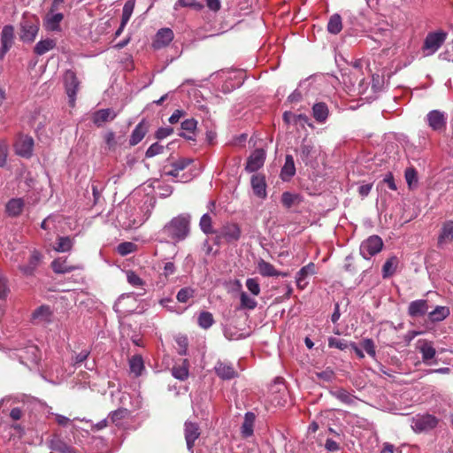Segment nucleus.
<instances>
[{"label":"nucleus","instance_id":"17","mask_svg":"<svg viewBox=\"0 0 453 453\" xmlns=\"http://www.w3.org/2000/svg\"><path fill=\"white\" fill-rule=\"evenodd\" d=\"M174 35L172 29L168 27L159 29L153 40L152 47L155 50H160L166 47L173 40Z\"/></svg>","mask_w":453,"mask_h":453},{"label":"nucleus","instance_id":"49","mask_svg":"<svg viewBox=\"0 0 453 453\" xmlns=\"http://www.w3.org/2000/svg\"><path fill=\"white\" fill-rule=\"evenodd\" d=\"M240 301L242 309L254 310L257 305V302L253 297L249 296L246 292L241 293Z\"/></svg>","mask_w":453,"mask_h":453},{"label":"nucleus","instance_id":"57","mask_svg":"<svg viewBox=\"0 0 453 453\" xmlns=\"http://www.w3.org/2000/svg\"><path fill=\"white\" fill-rule=\"evenodd\" d=\"M328 346L330 348H335L341 350H344L349 347V344L345 340L330 337L328 339Z\"/></svg>","mask_w":453,"mask_h":453},{"label":"nucleus","instance_id":"19","mask_svg":"<svg viewBox=\"0 0 453 453\" xmlns=\"http://www.w3.org/2000/svg\"><path fill=\"white\" fill-rule=\"evenodd\" d=\"M42 260V255L39 251L34 250L26 265L19 266V271L25 276H33Z\"/></svg>","mask_w":453,"mask_h":453},{"label":"nucleus","instance_id":"35","mask_svg":"<svg viewBox=\"0 0 453 453\" xmlns=\"http://www.w3.org/2000/svg\"><path fill=\"white\" fill-rule=\"evenodd\" d=\"M134 300L133 296L131 294H123L121 295L118 300L115 302L113 309L117 313H119L121 315H125L127 313L132 312L131 309H127L125 306V303L127 300Z\"/></svg>","mask_w":453,"mask_h":453},{"label":"nucleus","instance_id":"34","mask_svg":"<svg viewBox=\"0 0 453 453\" xmlns=\"http://www.w3.org/2000/svg\"><path fill=\"white\" fill-rule=\"evenodd\" d=\"M453 240V221L449 220L442 226L441 234L438 238V243L448 242Z\"/></svg>","mask_w":453,"mask_h":453},{"label":"nucleus","instance_id":"1","mask_svg":"<svg viewBox=\"0 0 453 453\" xmlns=\"http://www.w3.org/2000/svg\"><path fill=\"white\" fill-rule=\"evenodd\" d=\"M191 216L188 213H182L173 218L160 230V234L175 242L185 240L190 232Z\"/></svg>","mask_w":453,"mask_h":453},{"label":"nucleus","instance_id":"24","mask_svg":"<svg viewBox=\"0 0 453 453\" xmlns=\"http://www.w3.org/2000/svg\"><path fill=\"white\" fill-rule=\"evenodd\" d=\"M117 113L111 109H101L94 112L93 122L96 126L100 127L107 121L113 120Z\"/></svg>","mask_w":453,"mask_h":453},{"label":"nucleus","instance_id":"39","mask_svg":"<svg viewBox=\"0 0 453 453\" xmlns=\"http://www.w3.org/2000/svg\"><path fill=\"white\" fill-rule=\"evenodd\" d=\"M342 29V17L337 13L332 15L327 23V31L332 35H338Z\"/></svg>","mask_w":453,"mask_h":453},{"label":"nucleus","instance_id":"37","mask_svg":"<svg viewBox=\"0 0 453 453\" xmlns=\"http://www.w3.org/2000/svg\"><path fill=\"white\" fill-rule=\"evenodd\" d=\"M73 238L69 236H59L57 240L54 250L58 252H68L73 246Z\"/></svg>","mask_w":453,"mask_h":453},{"label":"nucleus","instance_id":"28","mask_svg":"<svg viewBox=\"0 0 453 453\" xmlns=\"http://www.w3.org/2000/svg\"><path fill=\"white\" fill-rule=\"evenodd\" d=\"M148 132V125L144 120H142L133 130L129 144L134 146L138 144L145 136Z\"/></svg>","mask_w":453,"mask_h":453},{"label":"nucleus","instance_id":"22","mask_svg":"<svg viewBox=\"0 0 453 453\" xmlns=\"http://www.w3.org/2000/svg\"><path fill=\"white\" fill-rule=\"evenodd\" d=\"M251 187L254 194L259 198H265L266 193V182L265 178L262 174H254L251 177Z\"/></svg>","mask_w":453,"mask_h":453},{"label":"nucleus","instance_id":"12","mask_svg":"<svg viewBox=\"0 0 453 453\" xmlns=\"http://www.w3.org/2000/svg\"><path fill=\"white\" fill-rule=\"evenodd\" d=\"M19 358L20 363L31 368L38 365L41 360L40 350L35 345H29L21 350Z\"/></svg>","mask_w":453,"mask_h":453},{"label":"nucleus","instance_id":"42","mask_svg":"<svg viewBox=\"0 0 453 453\" xmlns=\"http://www.w3.org/2000/svg\"><path fill=\"white\" fill-rule=\"evenodd\" d=\"M332 395L339 401L349 405L353 404L356 399V397L353 395H351L349 391L343 388H339L332 392Z\"/></svg>","mask_w":453,"mask_h":453},{"label":"nucleus","instance_id":"46","mask_svg":"<svg viewBox=\"0 0 453 453\" xmlns=\"http://www.w3.org/2000/svg\"><path fill=\"white\" fill-rule=\"evenodd\" d=\"M197 323L203 329L210 328L214 324V319L210 311H202L197 319Z\"/></svg>","mask_w":453,"mask_h":453},{"label":"nucleus","instance_id":"29","mask_svg":"<svg viewBox=\"0 0 453 453\" xmlns=\"http://www.w3.org/2000/svg\"><path fill=\"white\" fill-rule=\"evenodd\" d=\"M329 115V110L326 103H316L312 106V116L318 123H325Z\"/></svg>","mask_w":453,"mask_h":453},{"label":"nucleus","instance_id":"61","mask_svg":"<svg viewBox=\"0 0 453 453\" xmlns=\"http://www.w3.org/2000/svg\"><path fill=\"white\" fill-rule=\"evenodd\" d=\"M8 157V144L4 141H0V167L6 164Z\"/></svg>","mask_w":453,"mask_h":453},{"label":"nucleus","instance_id":"4","mask_svg":"<svg viewBox=\"0 0 453 453\" xmlns=\"http://www.w3.org/2000/svg\"><path fill=\"white\" fill-rule=\"evenodd\" d=\"M192 160L189 158L181 157L177 161L172 163L170 165H165L164 167V173L166 176H172L176 178L178 181L180 182H188L191 180L190 174L182 173L180 175V172L186 169L190 164Z\"/></svg>","mask_w":453,"mask_h":453},{"label":"nucleus","instance_id":"13","mask_svg":"<svg viewBox=\"0 0 453 453\" xmlns=\"http://www.w3.org/2000/svg\"><path fill=\"white\" fill-rule=\"evenodd\" d=\"M265 151L263 149L255 150L247 159L245 170L249 173H254L259 170L265 161Z\"/></svg>","mask_w":453,"mask_h":453},{"label":"nucleus","instance_id":"33","mask_svg":"<svg viewBox=\"0 0 453 453\" xmlns=\"http://www.w3.org/2000/svg\"><path fill=\"white\" fill-rule=\"evenodd\" d=\"M52 312L50 306L42 305L33 312V319L38 322H50L51 320Z\"/></svg>","mask_w":453,"mask_h":453},{"label":"nucleus","instance_id":"47","mask_svg":"<svg viewBox=\"0 0 453 453\" xmlns=\"http://www.w3.org/2000/svg\"><path fill=\"white\" fill-rule=\"evenodd\" d=\"M404 177L410 188H416L418 185V172L414 167L405 169Z\"/></svg>","mask_w":453,"mask_h":453},{"label":"nucleus","instance_id":"45","mask_svg":"<svg viewBox=\"0 0 453 453\" xmlns=\"http://www.w3.org/2000/svg\"><path fill=\"white\" fill-rule=\"evenodd\" d=\"M200 228L205 234H211L215 233L212 227V219L208 213H204L199 222Z\"/></svg>","mask_w":453,"mask_h":453},{"label":"nucleus","instance_id":"58","mask_svg":"<svg viewBox=\"0 0 453 453\" xmlns=\"http://www.w3.org/2000/svg\"><path fill=\"white\" fill-rule=\"evenodd\" d=\"M362 348L366 351V353L372 357H375L376 356V350H375V345L372 339L366 338L363 340L361 342Z\"/></svg>","mask_w":453,"mask_h":453},{"label":"nucleus","instance_id":"16","mask_svg":"<svg viewBox=\"0 0 453 453\" xmlns=\"http://www.w3.org/2000/svg\"><path fill=\"white\" fill-rule=\"evenodd\" d=\"M47 443L48 447L51 450L57 451L58 453H77V450L74 447L65 441L61 436L57 434L53 435Z\"/></svg>","mask_w":453,"mask_h":453},{"label":"nucleus","instance_id":"30","mask_svg":"<svg viewBox=\"0 0 453 453\" xmlns=\"http://www.w3.org/2000/svg\"><path fill=\"white\" fill-rule=\"evenodd\" d=\"M24 205L22 198H12L6 203V213L11 217H17L21 214Z\"/></svg>","mask_w":453,"mask_h":453},{"label":"nucleus","instance_id":"15","mask_svg":"<svg viewBox=\"0 0 453 453\" xmlns=\"http://www.w3.org/2000/svg\"><path fill=\"white\" fill-rule=\"evenodd\" d=\"M417 349L421 354L422 361L424 364L429 365L434 363L432 362V359L435 357L436 350L432 342H429L426 339H420L417 342Z\"/></svg>","mask_w":453,"mask_h":453},{"label":"nucleus","instance_id":"23","mask_svg":"<svg viewBox=\"0 0 453 453\" xmlns=\"http://www.w3.org/2000/svg\"><path fill=\"white\" fill-rule=\"evenodd\" d=\"M258 273L264 277H279L286 276L287 273L280 272L274 268V266L269 262L260 258L257 261Z\"/></svg>","mask_w":453,"mask_h":453},{"label":"nucleus","instance_id":"54","mask_svg":"<svg viewBox=\"0 0 453 453\" xmlns=\"http://www.w3.org/2000/svg\"><path fill=\"white\" fill-rule=\"evenodd\" d=\"M246 287H247L248 290L253 296H258L260 294V285H259L257 279H255V278L247 279Z\"/></svg>","mask_w":453,"mask_h":453},{"label":"nucleus","instance_id":"3","mask_svg":"<svg viewBox=\"0 0 453 453\" xmlns=\"http://www.w3.org/2000/svg\"><path fill=\"white\" fill-rule=\"evenodd\" d=\"M425 122L432 131L442 134L447 129L448 114L440 110H432L426 115Z\"/></svg>","mask_w":453,"mask_h":453},{"label":"nucleus","instance_id":"36","mask_svg":"<svg viewBox=\"0 0 453 453\" xmlns=\"http://www.w3.org/2000/svg\"><path fill=\"white\" fill-rule=\"evenodd\" d=\"M449 315V309L446 306H436L435 309L428 313V318L432 322H440Z\"/></svg>","mask_w":453,"mask_h":453},{"label":"nucleus","instance_id":"31","mask_svg":"<svg viewBox=\"0 0 453 453\" xmlns=\"http://www.w3.org/2000/svg\"><path fill=\"white\" fill-rule=\"evenodd\" d=\"M57 46V41L51 38H46L40 40L34 48V52L37 56H42L50 50L55 49Z\"/></svg>","mask_w":453,"mask_h":453},{"label":"nucleus","instance_id":"10","mask_svg":"<svg viewBox=\"0 0 453 453\" xmlns=\"http://www.w3.org/2000/svg\"><path fill=\"white\" fill-rule=\"evenodd\" d=\"M64 82L69 99V104L71 106H73L76 100V94L80 86V82L75 73L71 70L66 71L64 75Z\"/></svg>","mask_w":453,"mask_h":453},{"label":"nucleus","instance_id":"25","mask_svg":"<svg viewBox=\"0 0 453 453\" xmlns=\"http://www.w3.org/2000/svg\"><path fill=\"white\" fill-rule=\"evenodd\" d=\"M51 268L56 273L64 274L75 270H79L81 267L79 265H68L66 259L58 257L51 262Z\"/></svg>","mask_w":453,"mask_h":453},{"label":"nucleus","instance_id":"63","mask_svg":"<svg viewBox=\"0 0 453 453\" xmlns=\"http://www.w3.org/2000/svg\"><path fill=\"white\" fill-rule=\"evenodd\" d=\"M91 189L94 197V203H96L101 197L103 186L96 180H93L91 183Z\"/></svg>","mask_w":453,"mask_h":453},{"label":"nucleus","instance_id":"44","mask_svg":"<svg viewBox=\"0 0 453 453\" xmlns=\"http://www.w3.org/2000/svg\"><path fill=\"white\" fill-rule=\"evenodd\" d=\"M134 0H128L125 3L121 16L122 27H126V25L129 21L134 9Z\"/></svg>","mask_w":453,"mask_h":453},{"label":"nucleus","instance_id":"43","mask_svg":"<svg viewBox=\"0 0 453 453\" xmlns=\"http://www.w3.org/2000/svg\"><path fill=\"white\" fill-rule=\"evenodd\" d=\"M180 7H188L195 11H201L203 9V4L198 0H178L174 4L173 9L178 10Z\"/></svg>","mask_w":453,"mask_h":453},{"label":"nucleus","instance_id":"8","mask_svg":"<svg viewBox=\"0 0 453 453\" xmlns=\"http://www.w3.org/2000/svg\"><path fill=\"white\" fill-rule=\"evenodd\" d=\"M184 437L187 444V449L190 453H193L196 441L200 437L201 428L197 422L187 420L184 423Z\"/></svg>","mask_w":453,"mask_h":453},{"label":"nucleus","instance_id":"41","mask_svg":"<svg viewBox=\"0 0 453 453\" xmlns=\"http://www.w3.org/2000/svg\"><path fill=\"white\" fill-rule=\"evenodd\" d=\"M172 375L180 380H185L188 377V360L185 359L181 365H174L172 368Z\"/></svg>","mask_w":453,"mask_h":453},{"label":"nucleus","instance_id":"6","mask_svg":"<svg viewBox=\"0 0 453 453\" xmlns=\"http://www.w3.org/2000/svg\"><path fill=\"white\" fill-rule=\"evenodd\" d=\"M39 31V20L35 17L23 18L20 22V40L33 42Z\"/></svg>","mask_w":453,"mask_h":453},{"label":"nucleus","instance_id":"18","mask_svg":"<svg viewBox=\"0 0 453 453\" xmlns=\"http://www.w3.org/2000/svg\"><path fill=\"white\" fill-rule=\"evenodd\" d=\"M16 153L23 157H30L33 154L34 140L31 136L22 135L15 144Z\"/></svg>","mask_w":453,"mask_h":453},{"label":"nucleus","instance_id":"7","mask_svg":"<svg viewBox=\"0 0 453 453\" xmlns=\"http://www.w3.org/2000/svg\"><path fill=\"white\" fill-rule=\"evenodd\" d=\"M383 241L378 235H371L360 245V255L366 260L381 251Z\"/></svg>","mask_w":453,"mask_h":453},{"label":"nucleus","instance_id":"38","mask_svg":"<svg viewBox=\"0 0 453 453\" xmlns=\"http://www.w3.org/2000/svg\"><path fill=\"white\" fill-rule=\"evenodd\" d=\"M129 367L131 372L136 377L140 376L144 370V363L141 355H134L129 360Z\"/></svg>","mask_w":453,"mask_h":453},{"label":"nucleus","instance_id":"40","mask_svg":"<svg viewBox=\"0 0 453 453\" xmlns=\"http://www.w3.org/2000/svg\"><path fill=\"white\" fill-rule=\"evenodd\" d=\"M398 258L396 257H389L382 266V277L388 278L392 276L397 268Z\"/></svg>","mask_w":453,"mask_h":453},{"label":"nucleus","instance_id":"56","mask_svg":"<svg viewBox=\"0 0 453 453\" xmlns=\"http://www.w3.org/2000/svg\"><path fill=\"white\" fill-rule=\"evenodd\" d=\"M163 151H164V146L161 145L159 142H154L148 148V150H146L145 156H146V157H153L157 155L163 153Z\"/></svg>","mask_w":453,"mask_h":453},{"label":"nucleus","instance_id":"2","mask_svg":"<svg viewBox=\"0 0 453 453\" xmlns=\"http://www.w3.org/2000/svg\"><path fill=\"white\" fill-rule=\"evenodd\" d=\"M440 422V419L430 413H418L411 418V429L417 433H428L434 429Z\"/></svg>","mask_w":453,"mask_h":453},{"label":"nucleus","instance_id":"60","mask_svg":"<svg viewBox=\"0 0 453 453\" xmlns=\"http://www.w3.org/2000/svg\"><path fill=\"white\" fill-rule=\"evenodd\" d=\"M126 411V410L118 409L109 414V418L111 419V423L118 426L119 421L125 418Z\"/></svg>","mask_w":453,"mask_h":453},{"label":"nucleus","instance_id":"5","mask_svg":"<svg viewBox=\"0 0 453 453\" xmlns=\"http://www.w3.org/2000/svg\"><path fill=\"white\" fill-rule=\"evenodd\" d=\"M448 34L442 30L428 33L424 40L422 50L426 56L434 54L447 39Z\"/></svg>","mask_w":453,"mask_h":453},{"label":"nucleus","instance_id":"20","mask_svg":"<svg viewBox=\"0 0 453 453\" xmlns=\"http://www.w3.org/2000/svg\"><path fill=\"white\" fill-rule=\"evenodd\" d=\"M429 306L427 301L425 299H418L412 301L408 306V315L411 318H419L426 315L428 311Z\"/></svg>","mask_w":453,"mask_h":453},{"label":"nucleus","instance_id":"26","mask_svg":"<svg viewBox=\"0 0 453 453\" xmlns=\"http://www.w3.org/2000/svg\"><path fill=\"white\" fill-rule=\"evenodd\" d=\"M296 174L295 161L292 155H286L285 163L280 170V178L283 181H289Z\"/></svg>","mask_w":453,"mask_h":453},{"label":"nucleus","instance_id":"32","mask_svg":"<svg viewBox=\"0 0 453 453\" xmlns=\"http://www.w3.org/2000/svg\"><path fill=\"white\" fill-rule=\"evenodd\" d=\"M64 15L60 12L47 15L45 19V27L49 31H59L60 22L63 20Z\"/></svg>","mask_w":453,"mask_h":453},{"label":"nucleus","instance_id":"59","mask_svg":"<svg viewBox=\"0 0 453 453\" xmlns=\"http://www.w3.org/2000/svg\"><path fill=\"white\" fill-rule=\"evenodd\" d=\"M197 121L195 119H188L181 122V129L188 134H194Z\"/></svg>","mask_w":453,"mask_h":453},{"label":"nucleus","instance_id":"52","mask_svg":"<svg viewBox=\"0 0 453 453\" xmlns=\"http://www.w3.org/2000/svg\"><path fill=\"white\" fill-rule=\"evenodd\" d=\"M10 293L8 279L0 273V299H5Z\"/></svg>","mask_w":453,"mask_h":453},{"label":"nucleus","instance_id":"9","mask_svg":"<svg viewBox=\"0 0 453 453\" xmlns=\"http://www.w3.org/2000/svg\"><path fill=\"white\" fill-rule=\"evenodd\" d=\"M134 209L129 207L118 214V221L124 229L137 228L142 226L146 220L143 218H136L134 215Z\"/></svg>","mask_w":453,"mask_h":453},{"label":"nucleus","instance_id":"27","mask_svg":"<svg viewBox=\"0 0 453 453\" xmlns=\"http://www.w3.org/2000/svg\"><path fill=\"white\" fill-rule=\"evenodd\" d=\"M256 420V415L248 411L244 415V420L241 426V434L243 438H249L253 435L254 433V424Z\"/></svg>","mask_w":453,"mask_h":453},{"label":"nucleus","instance_id":"53","mask_svg":"<svg viewBox=\"0 0 453 453\" xmlns=\"http://www.w3.org/2000/svg\"><path fill=\"white\" fill-rule=\"evenodd\" d=\"M127 280L133 287H141L144 285V281L134 271L127 272Z\"/></svg>","mask_w":453,"mask_h":453},{"label":"nucleus","instance_id":"62","mask_svg":"<svg viewBox=\"0 0 453 453\" xmlns=\"http://www.w3.org/2000/svg\"><path fill=\"white\" fill-rule=\"evenodd\" d=\"M315 273V265L313 263H310L307 265L302 267L296 274H298L301 279H306L307 276L312 275Z\"/></svg>","mask_w":453,"mask_h":453},{"label":"nucleus","instance_id":"21","mask_svg":"<svg viewBox=\"0 0 453 453\" xmlns=\"http://www.w3.org/2000/svg\"><path fill=\"white\" fill-rule=\"evenodd\" d=\"M216 374L222 380H231L237 376V372L230 363L218 361L214 367Z\"/></svg>","mask_w":453,"mask_h":453},{"label":"nucleus","instance_id":"11","mask_svg":"<svg viewBox=\"0 0 453 453\" xmlns=\"http://www.w3.org/2000/svg\"><path fill=\"white\" fill-rule=\"evenodd\" d=\"M0 42V60H2L14 43V27L12 25L4 26L1 32Z\"/></svg>","mask_w":453,"mask_h":453},{"label":"nucleus","instance_id":"51","mask_svg":"<svg viewBox=\"0 0 453 453\" xmlns=\"http://www.w3.org/2000/svg\"><path fill=\"white\" fill-rule=\"evenodd\" d=\"M313 147L311 144L303 142L300 146V157L305 165H308L310 162L311 154Z\"/></svg>","mask_w":453,"mask_h":453},{"label":"nucleus","instance_id":"55","mask_svg":"<svg viewBox=\"0 0 453 453\" xmlns=\"http://www.w3.org/2000/svg\"><path fill=\"white\" fill-rule=\"evenodd\" d=\"M90 355L89 349H82L80 353L76 354L72 359V365L74 367L80 366L81 363H83L88 356Z\"/></svg>","mask_w":453,"mask_h":453},{"label":"nucleus","instance_id":"64","mask_svg":"<svg viewBox=\"0 0 453 453\" xmlns=\"http://www.w3.org/2000/svg\"><path fill=\"white\" fill-rule=\"evenodd\" d=\"M418 146L420 148H426L430 142V134L427 131L421 130L418 132Z\"/></svg>","mask_w":453,"mask_h":453},{"label":"nucleus","instance_id":"48","mask_svg":"<svg viewBox=\"0 0 453 453\" xmlns=\"http://www.w3.org/2000/svg\"><path fill=\"white\" fill-rule=\"evenodd\" d=\"M137 250V245L131 242H123L117 246V252L120 256H127Z\"/></svg>","mask_w":453,"mask_h":453},{"label":"nucleus","instance_id":"14","mask_svg":"<svg viewBox=\"0 0 453 453\" xmlns=\"http://www.w3.org/2000/svg\"><path fill=\"white\" fill-rule=\"evenodd\" d=\"M241 228L236 223H226L221 227L217 237L223 238L226 242L231 243L237 242L241 238Z\"/></svg>","mask_w":453,"mask_h":453},{"label":"nucleus","instance_id":"50","mask_svg":"<svg viewBox=\"0 0 453 453\" xmlns=\"http://www.w3.org/2000/svg\"><path fill=\"white\" fill-rule=\"evenodd\" d=\"M195 290L191 288H180L176 296L177 300L180 303H187L190 298L194 296Z\"/></svg>","mask_w":453,"mask_h":453}]
</instances>
